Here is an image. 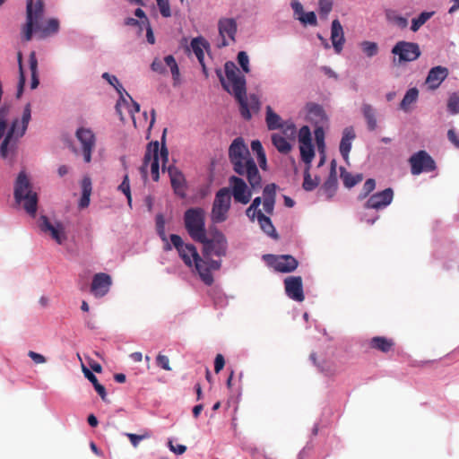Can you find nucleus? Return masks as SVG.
Here are the masks:
<instances>
[{"mask_svg":"<svg viewBox=\"0 0 459 459\" xmlns=\"http://www.w3.org/2000/svg\"><path fill=\"white\" fill-rule=\"evenodd\" d=\"M298 19L303 24H310L312 26L317 25L316 16L314 12L304 13L302 15L299 16Z\"/></svg>","mask_w":459,"mask_h":459,"instance_id":"obj_51","label":"nucleus"},{"mask_svg":"<svg viewBox=\"0 0 459 459\" xmlns=\"http://www.w3.org/2000/svg\"><path fill=\"white\" fill-rule=\"evenodd\" d=\"M102 78L105 79L110 85H112L117 90V91L120 95V100L126 103V100L124 95L126 91L121 85V83L118 82L117 78L115 75L109 74L108 73H104L102 74Z\"/></svg>","mask_w":459,"mask_h":459,"instance_id":"obj_40","label":"nucleus"},{"mask_svg":"<svg viewBox=\"0 0 459 459\" xmlns=\"http://www.w3.org/2000/svg\"><path fill=\"white\" fill-rule=\"evenodd\" d=\"M82 197L79 202L80 208H86L90 204V197L92 191V184L90 177H83L82 183Z\"/></svg>","mask_w":459,"mask_h":459,"instance_id":"obj_27","label":"nucleus"},{"mask_svg":"<svg viewBox=\"0 0 459 459\" xmlns=\"http://www.w3.org/2000/svg\"><path fill=\"white\" fill-rule=\"evenodd\" d=\"M360 47L368 57H372L378 53V46L376 42L365 40L360 43Z\"/></svg>","mask_w":459,"mask_h":459,"instance_id":"obj_45","label":"nucleus"},{"mask_svg":"<svg viewBox=\"0 0 459 459\" xmlns=\"http://www.w3.org/2000/svg\"><path fill=\"white\" fill-rule=\"evenodd\" d=\"M362 114L367 121L368 128L369 131L376 130L377 126V118L375 116L374 108L368 103H364L361 107Z\"/></svg>","mask_w":459,"mask_h":459,"instance_id":"obj_29","label":"nucleus"},{"mask_svg":"<svg viewBox=\"0 0 459 459\" xmlns=\"http://www.w3.org/2000/svg\"><path fill=\"white\" fill-rule=\"evenodd\" d=\"M319 14L321 17L326 18L333 8V0H319Z\"/></svg>","mask_w":459,"mask_h":459,"instance_id":"obj_50","label":"nucleus"},{"mask_svg":"<svg viewBox=\"0 0 459 459\" xmlns=\"http://www.w3.org/2000/svg\"><path fill=\"white\" fill-rule=\"evenodd\" d=\"M229 158L233 170L246 177L253 190L261 188L262 177L251 153L241 137L233 140L229 148Z\"/></svg>","mask_w":459,"mask_h":459,"instance_id":"obj_2","label":"nucleus"},{"mask_svg":"<svg viewBox=\"0 0 459 459\" xmlns=\"http://www.w3.org/2000/svg\"><path fill=\"white\" fill-rule=\"evenodd\" d=\"M434 14V12H422L418 17L411 20V30L416 32L427 22Z\"/></svg>","mask_w":459,"mask_h":459,"instance_id":"obj_42","label":"nucleus"},{"mask_svg":"<svg viewBox=\"0 0 459 459\" xmlns=\"http://www.w3.org/2000/svg\"><path fill=\"white\" fill-rule=\"evenodd\" d=\"M166 66L170 68L173 78L175 80L178 79L179 76V69L173 56H167L164 61L155 58L151 65L152 70L159 74H164L166 72Z\"/></svg>","mask_w":459,"mask_h":459,"instance_id":"obj_21","label":"nucleus"},{"mask_svg":"<svg viewBox=\"0 0 459 459\" xmlns=\"http://www.w3.org/2000/svg\"><path fill=\"white\" fill-rule=\"evenodd\" d=\"M356 135L352 127H346L342 132V137L340 143V152L342 158L347 160L351 149V143Z\"/></svg>","mask_w":459,"mask_h":459,"instance_id":"obj_25","label":"nucleus"},{"mask_svg":"<svg viewBox=\"0 0 459 459\" xmlns=\"http://www.w3.org/2000/svg\"><path fill=\"white\" fill-rule=\"evenodd\" d=\"M394 343L391 339L383 336L373 337L370 341V347L382 352H388L392 350Z\"/></svg>","mask_w":459,"mask_h":459,"instance_id":"obj_28","label":"nucleus"},{"mask_svg":"<svg viewBox=\"0 0 459 459\" xmlns=\"http://www.w3.org/2000/svg\"><path fill=\"white\" fill-rule=\"evenodd\" d=\"M238 62L245 73H249V58L245 51L238 52Z\"/></svg>","mask_w":459,"mask_h":459,"instance_id":"obj_52","label":"nucleus"},{"mask_svg":"<svg viewBox=\"0 0 459 459\" xmlns=\"http://www.w3.org/2000/svg\"><path fill=\"white\" fill-rule=\"evenodd\" d=\"M199 242L204 245L203 254L204 258L212 255L222 256L226 254L227 240L220 231H216L212 238H208L205 235V240Z\"/></svg>","mask_w":459,"mask_h":459,"instance_id":"obj_9","label":"nucleus"},{"mask_svg":"<svg viewBox=\"0 0 459 459\" xmlns=\"http://www.w3.org/2000/svg\"><path fill=\"white\" fill-rule=\"evenodd\" d=\"M299 141L300 144L312 143L311 132L307 126H303L299 131Z\"/></svg>","mask_w":459,"mask_h":459,"instance_id":"obj_49","label":"nucleus"},{"mask_svg":"<svg viewBox=\"0 0 459 459\" xmlns=\"http://www.w3.org/2000/svg\"><path fill=\"white\" fill-rule=\"evenodd\" d=\"M385 17L389 22L396 25L400 29H404L408 25V20L405 17L401 16L395 10H386Z\"/></svg>","mask_w":459,"mask_h":459,"instance_id":"obj_36","label":"nucleus"},{"mask_svg":"<svg viewBox=\"0 0 459 459\" xmlns=\"http://www.w3.org/2000/svg\"><path fill=\"white\" fill-rule=\"evenodd\" d=\"M394 199V191L388 187L383 191L373 194L364 204L366 209L381 210L387 207Z\"/></svg>","mask_w":459,"mask_h":459,"instance_id":"obj_16","label":"nucleus"},{"mask_svg":"<svg viewBox=\"0 0 459 459\" xmlns=\"http://www.w3.org/2000/svg\"><path fill=\"white\" fill-rule=\"evenodd\" d=\"M168 173L170 178L171 186L176 195L180 197L186 195V180L182 172L175 166L168 167Z\"/></svg>","mask_w":459,"mask_h":459,"instance_id":"obj_22","label":"nucleus"},{"mask_svg":"<svg viewBox=\"0 0 459 459\" xmlns=\"http://www.w3.org/2000/svg\"><path fill=\"white\" fill-rule=\"evenodd\" d=\"M338 188L337 173L335 169V161L331 162V170L327 179L320 187L318 194L325 197L326 200H331Z\"/></svg>","mask_w":459,"mask_h":459,"instance_id":"obj_20","label":"nucleus"},{"mask_svg":"<svg viewBox=\"0 0 459 459\" xmlns=\"http://www.w3.org/2000/svg\"><path fill=\"white\" fill-rule=\"evenodd\" d=\"M289 139L285 138L280 134H273L272 135V142L277 151L281 153L287 154L291 150V145L288 141Z\"/></svg>","mask_w":459,"mask_h":459,"instance_id":"obj_34","label":"nucleus"},{"mask_svg":"<svg viewBox=\"0 0 459 459\" xmlns=\"http://www.w3.org/2000/svg\"><path fill=\"white\" fill-rule=\"evenodd\" d=\"M208 46L207 42L203 39L202 38H195L192 39L191 41V48L193 49V52L195 53V56L197 57L199 63L201 64L204 73L206 74V67L204 63V48H205Z\"/></svg>","mask_w":459,"mask_h":459,"instance_id":"obj_26","label":"nucleus"},{"mask_svg":"<svg viewBox=\"0 0 459 459\" xmlns=\"http://www.w3.org/2000/svg\"><path fill=\"white\" fill-rule=\"evenodd\" d=\"M448 74L449 71L445 66L437 65L432 67L426 78V83L430 90H436L446 79Z\"/></svg>","mask_w":459,"mask_h":459,"instance_id":"obj_23","label":"nucleus"},{"mask_svg":"<svg viewBox=\"0 0 459 459\" xmlns=\"http://www.w3.org/2000/svg\"><path fill=\"white\" fill-rule=\"evenodd\" d=\"M225 365L224 357L221 354H217L214 359V371L219 373Z\"/></svg>","mask_w":459,"mask_h":459,"instance_id":"obj_62","label":"nucleus"},{"mask_svg":"<svg viewBox=\"0 0 459 459\" xmlns=\"http://www.w3.org/2000/svg\"><path fill=\"white\" fill-rule=\"evenodd\" d=\"M341 178L342 179L343 185L347 188H351L362 181L363 176L362 174L359 173L356 175H353L348 171L345 170V169H341Z\"/></svg>","mask_w":459,"mask_h":459,"instance_id":"obj_35","label":"nucleus"},{"mask_svg":"<svg viewBox=\"0 0 459 459\" xmlns=\"http://www.w3.org/2000/svg\"><path fill=\"white\" fill-rule=\"evenodd\" d=\"M156 230L159 235V237L161 238V240L165 243L164 245V250L169 251L171 250V244L168 241V237L165 231V219L162 214H157L156 215Z\"/></svg>","mask_w":459,"mask_h":459,"instance_id":"obj_30","label":"nucleus"},{"mask_svg":"<svg viewBox=\"0 0 459 459\" xmlns=\"http://www.w3.org/2000/svg\"><path fill=\"white\" fill-rule=\"evenodd\" d=\"M331 40L335 53L340 54L343 48L345 38L342 26L337 19L332 22Z\"/></svg>","mask_w":459,"mask_h":459,"instance_id":"obj_24","label":"nucleus"},{"mask_svg":"<svg viewBox=\"0 0 459 459\" xmlns=\"http://www.w3.org/2000/svg\"><path fill=\"white\" fill-rule=\"evenodd\" d=\"M285 292L287 296L298 302L305 299L303 292L302 278L300 276H290L284 280Z\"/></svg>","mask_w":459,"mask_h":459,"instance_id":"obj_18","label":"nucleus"},{"mask_svg":"<svg viewBox=\"0 0 459 459\" xmlns=\"http://www.w3.org/2000/svg\"><path fill=\"white\" fill-rule=\"evenodd\" d=\"M230 189L227 187L221 188L215 195L212 204L211 219L214 223H221L227 220L228 212L230 208Z\"/></svg>","mask_w":459,"mask_h":459,"instance_id":"obj_8","label":"nucleus"},{"mask_svg":"<svg viewBox=\"0 0 459 459\" xmlns=\"http://www.w3.org/2000/svg\"><path fill=\"white\" fill-rule=\"evenodd\" d=\"M229 183L231 187V193L234 200L237 203L247 204L250 202L252 191L248 188L243 178L237 176H231L229 178Z\"/></svg>","mask_w":459,"mask_h":459,"instance_id":"obj_15","label":"nucleus"},{"mask_svg":"<svg viewBox=\"0 0 459 459\" xmlns=\"http://www.w3.org/2000/svg\"><path fill=\"white\" fill-rule=\"evenodd\" d=\"M39 227L44 233L49 234L50 237L59 245L63 244L67 237L65 227L61 222L51 223L45 215L40 216L39 220Z\"/></svg>","mask_w":459,"mask_h":459,"instance_id":"obj_14","label":"nucleus"},{"mask_svg":"<svg viewBox=\"0 0 459 459\" xmlns=\"http://www.w3.org/2000/svg\"><path fill=\"white\" fill-rule=\"evenodd\" d=\"M309 166H307L304 171V180L302 186L306 191H312L319 185V178L316 177L315 178H311L309 173Z\"/></svg>","mask_w":459,"mask_h":459,"instance_id":"obj_43","label":"nucleus"},{"mask_svg":"<svg viewBox=\"0 0 459 459\" xmlns=\"http://www.w3.org/2000/svg\"><path fill=\"white\" fill-rule=\"evenodd\" d=\"M411 172L419 175L422 172H430L436 169L434 160L425 151H419L409 159Z\"/></svg>","mask_w":459,"mask_h":459,"instance_id":"obj_11","label":"nucleus"},{"mask_svg":"<svg viewBox=\"0 0 459 459\" xmlns=\"http://www.w3.org/2000/svg\"><path fill=\"white\" fill-rule=\"evenodd\" d=\"M447 138L455 145V148L459 149V136L454 129L448 130Z\"/></svg>","mask_w":459,"mask_h":459,"instance_id":"obj_64","label":"nucleus"},{"mask_svg":"<svg viewBox=\"0 0 459 459\" xmlns=\"http://www.w3.org/2000/svg\"><path fill=\"white\" fill-rule=\"evenodd\" d=\"M224 68L226 80L222 77L221 72H218L223 88L236 98L239 104V111L242 117L246 120L251 119L250 109L255 111L259 109L260 102L258 98L255 95H251L247 99L245 77L240 74L233 62H226Z\"/></svg>","mask_w":459,"mask_h":459,"instance_id":"obj_1","label":"nucleus"},{"mask_svg":"<svg viewBox=\"0 0 459 459\" xmlns=\"http://www.w3.org/2000/svg\"><path fill=\"white\" fill-rule=\"evenodd\" d=\"M204 263H205L206 268L211 274L212 270H219L221 267V261L212 260L210 257L204 259Z\"/></svg>","mask_w":459,"mask_h":459,"instance_id":"obj_60","label":"nucleus"},{"mask_svg":"<svg viewBox=\"0 0 459 459\" xmlns=\"http://www.w3.org/2000/svg\"><path fill=\"white\" fill-rule=\"evenodd\" d=\"M265 121L269 130L280 129L281 124H283L281 117L278 114L273 112V108L270 106L266 107Z\"/></svg>","mask_w":459,"mask_h":459,"instance_id":"obj_33","label":"nucleus"},{"mask_svg":"<svg viewBox=\"0 0 459 459\" xmlns=\"http://www.w3.org/2000/svg\"><path fill=\"white\" fill-rule=\"evenodd\" d=\"M315 138H316V144L318 146V149L320 148H324L325 147V132L323 130V128L321 127H317L316 130H315Z\"/></svg>","mask_w":459,"mask_h":459,"instance_id":"obj_58","label":"nucleus"},{"mask_svg":"<svg viewBox=\"0 0 459 459\" xmlns=\"http://www.w3.org/2000/svg\"><path fill=\"white\" fill-rule=\"evenodd\" d=\"M263 194L264 198H271L272 200H275L276 185L273 183L266 185L263 190Z\"/></svg>","mask_w":459,"mask_h":459,"instance_id":"obj_56","label":"nucleus"},{"mask_svg":"<svg viewBox=\"0 0 459 459\" xmlns=\"http://www.w3.org/2000/svg\"><path fill=\"white\" fill-rule=\"evenodd\" d=\"M44 14V3L43 0H37L33 4V0H27L26 6V23L23 26L22 37L26 41H30L32 38L33 30H39L41 37H48L55 34L59 30V22L57 19L52 18L47 22L45 27L40 28L39 25V20Z\"/></svg>","mask_w":459,"mask_h":459,"instance_id":"obj_3","label":"nucleus"},{"mask_svg":"<svg viewBox=\"0 0 459 459\" xmlns=\"http://www.w3.org/2000/svg\"><path fill=\"white\" fill-rule=\"evenodd\" d=\"M302 160L310 167V163L315 157V151L312 143L299 145Z\"/></svg>","mask_w":459,"mask_h":459,"instance_id":"obj_41","label":"nucleus"},{"mask_svg":"<svg viewBox=\"0 0 459 459\" xmlns=\"http://www.w3.org/2000/svg\"><path fill=\"white\" fill-rule=\"evenodd\" d=\"M166 134L167 128H165L162 133L160 149L158 141L151 142L150 143H148L143 158L142 170H145L150 164L152 177L154 181H158L160 178V157L162 161L163 171L166 169V164L169 161V151L168 148L166 147Z\"/></svg>","mask_w":459,"mask_h":459,"instance_id":"obj_5","label":"nucleus"},{"mask_svg":"<svg viewBox=\"0 0 459 459\" xmlns=\"http://www.w3.org/2000/svg\"><path fill=\"white\" fill-rule=\"evenodd\" d=\"M30 62V70L31 73V82L30 88L32 90L36 89L39 83V76H38V60L36 57L35 52H31L29 56Z\"/></svg>","mask_w":459,"mask_h":459,"instance_id":"obj_37","label":"nucleus"},{"mask_svg":"<svg viewBox=\"0 0 459 459\" xmlns=\"http://www.w3.org/2000/svg\"><path fill=\"white\" fill-rule=\"evenodd\" d=\"M14 198L17 203L22 204L27 213L35 216L38 207V195L32 190V185L24 171H21L16 178Z\"/></svg>","mask_w":459,"mask_h":459,"instance_id":"obj_6","label":"nucleus"},{"mask_svg":"<svg viewBox=\"0 0 459 459\" xmlns=\"http://www.w3.org/2000/svg\"><path fill=\"white\" fill-rule=\"evenodd\" d=\"M28 356L36 363V364H43L47 361L46 358L35 351H30L28 352Z\"/></svg>","mask_w":459,"mask_h":459,"instance_id":"obj_63","label":"nucleus"},{"mask_svg":"<svg viewBox=\"0 0 459 459\" xmlns=\"http://www.w3.org/2000/svg\"><path fill=\"white\" fill-rule=\"evenodd\" d=\"M219 33L222 39L220 48L226 47L230 44L228 39L235 42V36L237 33V22L232 18H222L218 22Z\"/></svg>","mask_w":459,"mask_h":459,"instance_id":"obj_17","label":"nucleus"},{"mask_svg":"<svg viewBox=\"0 0 459 459\" xmlns=\"http://www.w3.org/2000/svg\"><path fill=\"white\" fill-rule=\"evenodd\" d=\"M111 284L112 279L108 273H96L92 279L91 291L95 297H103L108 292Z\"/></svg>","mask_w":459,"mask_h":459,"instance_id":"obj_19","label":"nucleus"},{"mask_svg":"<svg viewBox=\"0 0 459 459\" xmlns=\"http://www.w3.org/2000/svg\"><path fill=\"white\" fill-rule=\"evenodd\" d=\"M376 187V181L373 178H368L363 185L362 190L358 198L359 200L365 199Z\"/></svg>","mask_w":459,"mask_h":459,"instance_id":"obj_48","label":"nucleus"},{"mask_svg":"<svg viewBox=\"0 0 459 459\" xmlns=\"http://www.w3.org/2000/svg\"><path fill=\"white\" fill-rule=\"evenodd\" d=\"M160 12L163 17L171 15L170 7L168 0H156Z\"/></svg>","mask_w":459,"mask_h":459,"instance_id":"obj_55","label":"nucleus"},{"mask_svg":"<svg viewBox=\"0 0 459 459\" xmlns=\"http://www.w3.org/2000/svg\"><path fill=\"white\" fill-rule=\"evenodd\" d=\"M282 134L289 140H295L297 135V128L293 122L284 121L280 127Z\"/></svg>","mask_w":459,"mask_h":459,"instance_id":"obj_44","label":"nucleus"},{"mask_svg":"<svg viewBox=\"0 0 459 459\" xmlns=\"http://www.w3.org/2000/svg\"><path fill=\"white\" fill-rule=\"evenodd\" d=\"M257 221H258L261 230L264 233H266L270 237L278 238L276 230H275V229L272 223V221L269 217L265 216L263 212H258Z\"/></svg>","mask_w":459,"mask_h":459,"instance_id":"obj_31","label":"nucleus"},{"mask_svg":"<svg viewBox=\"0 0 459 459\" xmlns=\"http://www.w3.org/2000/svg\"><path fill=\"white\" fill-rule=\"evenodd\" d=\"M185 228L195 241L205 240V212L203 208H190L184 214Z\"/></svg>","mask_w":459,"mask_h":459,"instance_id":"obj_7","label":"nucleus"},{"mask_svg":"<svg viewBox=\"0 0 459 459\" xmlns=\"http://www.w3.org/2000/svg\"><path fill=\"white\" fill-rule=\"evenodd\" d=\"M118 190L121 191L126 196L128 205H132V195L129 184V177L127 174L124 176L122 183L118 186Z\"/></svg>","mask_w":459,"mask_h":459,"instance_id":"obj_46","label":"nucleus"},{"mask_svg":"<svg viewBox=\"0 0 459 459\" xmlns=\"http://www.w3.org/2000/svg\"><path fill=\"white\" fill-rule=\"evenodd\" d=\"M126 436L130 439L131 444L134 447H136L139 445L140 441H142V440H143L145 438L150 437L149 434L136 435V434L127 433Z\"/></svg>","mask_w":459,"mask_h":459,"instance_id":"obj_57","label":"nucleus"},{"mask_svg":"<svg viewBox=\"0 0 459 459\" xmlns=\"http://www.w3.org/2000/svg\"><path fill=\"white\" fill-rule=\"evenodd\" d=\"M9 114V107L8 106H3L0 108V132L5 134L6 131V118Z\"/></svg>","mask_w":459,"mask_h":459,"instance_id":"obj_53","label":"nucleus"},{"mask_svg":"<svg viewBox=\"0 0 459 459\" xmlns=\"http://www.w3.org/2000/svg\"><path fill=\"white\" fill-rule=\"evenodd\" d=\"M419 97V91L417 88L409 89L403 100L401 101L400 107L403 110L407 111L411 104L414 103Z\"/></svg>","mask_w":459,"mask_h":459,"instance_id":"obj_38","label":"nucleus"},{"mask_svg":"<svg viewBox=\"0 0 459 459\" xmlns=\"http://www.w3.org/2000/svg\"><path fill=\"white\" fill-rule=\"evenodd\" d=\"M18 125V119H14L12 123V126L7 132L4 141L0 146V154L3 158H5L8 153V144L12 141L13 138H16V127Z\"/></svg>","mask_w":459,"mask_h":459,"instance_id":"obj_32","label":"nucleus"},{"mask_svg":"<svg viewBox=\"0 0 459 459\" xmlns=\"http://www.w3.org/2000/svg\"><path fill=\"white\" fill-rule=\"evenodd\" d=\"M275 200L264 198L263 206L266 213L272 215L274 210Z\"/></svg>","mask_w":459,"mask_h":459,"instance_id":"obj_61","label":"nucleus"},{"mask_svg":"<svg viewBox=\"0 0 459 459\" xmlns=\"http://www.w3.org/2000/svg\"><path fill=\"white\" fill-rule=\"evenodd\" d=\"M392 54L398 56L400 62H412L420 56L421 51L418 43L401 40L394 46Z\"/></svg>","mask_w":459,"mask_h":459,"instance_id":"obj_10","label":"nucleus"},{"mask_svg":"<svg viewBox=\"0 0 459 459\" xmlns=\"http://www.w3.org/2000/svg\"><path fill=\"white\" fill-rule=\"evenodd\" d=\"M447 109L451 114L459 113V94L456 92L452 93L447 100Z\"/></svg>","mask_w":459,"mask_h":459,"instance_id":"obj_47","label":"nucleus"},{"mask_svg":"<svg viewBox=\"0 0 459 459\" xmlns=\"http://www.w3.org/2000/svg\"><path fill=\"white\" fill-rule=\"evenodd\" d=\"M156 364L164 370L170 371L169 359L168 356L159 353L156 357Z\"/></svg>","mask_w":459,"mask_h":459,"instance_id":"obj_54","label":"nucleus"},{"mask_svg":"<svg viewBox=\"0 0 459 459\" xmlns=\"http://www.w3.org/2000/svg\"><path fill=\"white\" fill-rule=\"evenodd\" d=\"M30 118H31L30 104L28 103L24 107V109H23L22 117V121H21V130L16 131V134H15L16 139L24 135V134L28 128V125H29Z\"/></svg>","mask_w":459,"mask_h":459,"instance_id":"obj_39","label":"nucleus"},{"mask_svg":"<svg viewBox=\"0 0 459 459\" xmlns=\"http://www.w3.org/2000/svg\"><path fill=\"white\" fill-rule=\"evenodd\" d=\"M264 258L271 267L280 273L293 272L299 265L297 259L290 255H266Z\"/></svg>","mask_w":459,"mask_h":459,"instance_id":"obj_12","label":"nucleus"},{"mask_svg":"<svg viewBox=\"0 0 459 459\" xmlns=\"http://www.w3.org/2000/svg\"><path fill=\"white\" fill-rule=\"evenodd\" d=\"M171 247H174L180 258L188 267L195 265L200 278L206 285H212L213 282L212 274L209 273L204 259L199 255L195 247L192 244H185L182 238L177 234H171Z\"/></svg>","mask_w":459,"mask_h":459,"instance_id":"obj_4","label":"nucleus"},{"mask_svg":"<svg viewBox=\"0 0 459 459\" xmlns=\"http://www.w3.org/2000/svg\"><path fill=\"white\" fill-rule=\"evenodd\" d=\"M125 95L131 100L132 102V108L129 109V113L131 114V117L133 118V122L134 124V126H136V122L134 119V113H138L140 111V105L133 100V98L125 91Z\"/></svg>","mask_w":459,"mask_h":459,"instance_id":"obj_59","label":"nucleus"},{"mask_svg":"<svg viewBox=\"0 0 459 459\" xmlns=\"http://www.w3.org/2000/svg\"><path fill=\"white\" fill-rule=\"evenodd\" d=\"M75 135L81 143L84 162L90 163L91 161L92 151L96 145L95 134L88 128L80 127L76 130Z\"/></svg>","mask_w":459,"mask_h":459,"instance_id":"obj_13","label":"nucleus"}]
</instances>
